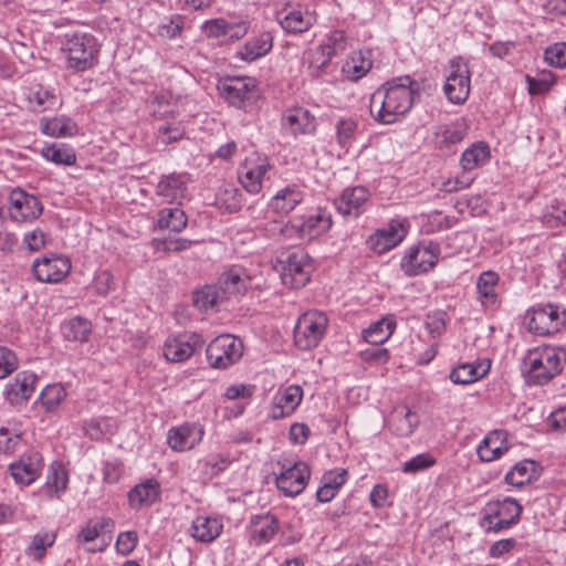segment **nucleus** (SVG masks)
<instances>
[{"mask_svg": "<svg viewBox=\"0 0 566 566\" xmlns=\"http://www.w3.org/2000/svg\"><path fill=\"white\" fill-rule=\"evenodd\" d=\"M66 397V390L61 384L48 385L40 395V401L46 412L54 411Z\"/></svg>", "mask_w": 566, "mask_h": 566, "instance_id": "obj_52", "label": "nucleus"}, {"mask_svg": "<svg viewBox=\"0 0 566 566\" xmlns=\"http://www.w3.org/2000/svg\"><path fill=\"white\" fill-rule=\"evenodd\" d=\"M419 84L410 76H399L377 88L369 102L370 115L381 124H392L408 113Z\"/></svg>", "mask_w": 566, "mask_h": 566, "instance_id": "obj_1", "label": "nucleus"}, {"mask_svg": "<svg viewBox=\"0 0 566 566\" xmlns=\"http://www.w3.org/2000/svg\"><path fill=\"white\" fill-rule=\"evenodd\" d=\"M509 446L504 431L494 430L480 442L476 453L482 462H491L500 459L507 452Z\"/></svg>", "mask_w": 566, "mask_h": 566, "instance_id": "obj_26", "label": "nucleus"}, {"mask_svg": "<svg viewBox=\"0 0 566 566\" xmlns=\"http://www.w3.org/2000/svg\"><path fill=\"white\" fill-rule=\"evenodd\" d=\"M369 198V191L361 186L347 188L334 200L335 208L343 216L358 217Z\"/></svg>", "mask_w": 566, "mask_h": 566, "instance_id": "obj_23", "label": "nucleus"}, {"mask_svg": "<svg viewBox=\"0 0 566 566\" xmlns=\"http://www.w3.org/2000/svg\"><path fill=\"white\" fill-rule=\"evenodd\" d=\"M270 168L266 157L253 154L240 165L238 179L247 192L256 195L261 191L263 178Z\"/></svg>", "mask_w": 566, "mask_h": 566, "instance_id": "obj_13", "label": "nucleus"}, {"mask_svg": "<svg viewBox=\"0 0 566 566\" xmlns=\"http://www.w3.org/2000/svg\"><path fill=\"white\" fill-rule=\"evenodd\" d=\"M273 46V36L270 32H263L259 36L249 40L241 50L238 51V56L247 62L255 61L266 55Z\"/></svg>", "mask_w": 566, "mask_h": 566, "instance_id": "obj_39", "label": "nucleus"}, {"mask_svg": "<svg viewBox=\"0 0 566 566\" xmlns=\"http://www.w3.org/2000/svg\"><path fill=\"white\" fill-rule=\"evenodd\" d=\"M277 530L279 521L270 513L256 515L251 520V535L258 544L270 542L276 534Z\"/></svg>", "mask_w": 566, "mask_h": 566, "instance_id": "obj_42", "label": "nucleus"}, {"mask_svg": "<svg viewBox=\"0 0 566 566\" xmlns=\"http://www.w3.org/2000/svg\"><path fill=\"white\" fill-rule=\"evenodd\" d=\"M302 398L303 389L297 385H291L277 391L270 408V417L276 420L291 416Z\"/></svg>", "mask_w": 566, "mask_h": 566, "instance_id": "obj_21", "label": "nucleus"}, {"mask_svg": "<svg viewBox=\"0 0 566 566\" xmlns=\"http://www.w3.org/2000/svg\"><path fill=\"white\" fill-rule=\"evenodd\" d=\"M41 132L51 137H66L76 133V124L69 117L41 119Z\"/></svg>", "mask_w": 566, "mask_h": 566, "instance_id": "obj_45", "label": "nucleus"}, {"mask_svg": "<svg viewBox=\"0 0 566 566\" xmlns=\"http://www.w3.org/2000/svg\"><path fill=\"white\" fill-rule=\"evenodd\" d=\"M19 366V360L13 350L6 346H0V379L12 374Z\"/></svg>", "mask_w": 566, "mask_h": 566, "instance_id": "obj_58", "label": "nucleus"}, {"mask_svg": "<svg viewBox=\"0 0 566 566\" xmlns=\"http://www.w3.org/2000/svg\"><path fill=\"white\" fill-rule=\"evenodd\" d=\"M282 283L291 289L305 286L313 272L310 255L301 249L290 252L285 259L280 260Z\"/></svg>", "mask_w": 566, "mask_h": 566, "instance_id": "obj_7", "label": "nucleus"}, {"mask_svg": "<svg viewBox=\"0 0 566 566\" xmlns=\"http://www.w3.org/2000/svg\"><path fill=\"white\" fill-rule=\"evenodd\" d=\"M311 469L307 463L296 461L294 463H282L281 472L275 479L276 486L286 496H296L303 492L308 479Z\"/></svg>", "mask_w": 566, "mask_h": 566, "instance_id": "obj_12", "label": "nucleus"}, {"mask_svg": "<svg viewBox=\"0 0 566 566\" xmlns=\"http://www.w3.org/2000/svg\"><path fill=\"white\" fill-rule=\"evenodd\" d=\"M537 475V465L535 461L523 460L516 463L511 471L505 474V482L510 485L521 488L532 482Z\"/></svg>", "mask_w": 566, "mask_h": 566, "instance_id": "obj_44", "label": "nucleus"}, {"mask_svg": "<svg viewBox=\"0 0 566 566\" xmlns=\"http://www.w3.org/2000/svg\"><path fill=\"white\" fill-rule=\"evenodd\" d=\"M229 28V20L219 18L206 21L203 24V32L209 38H226L227 29Z\"/></svg>", "mask_w": 566, "mask_h": 566, "instance_id": "obj_64", "label": "nucleus"}, {"mask_svg": "<svg viewBox=\"0 0 566 566\" xmlns=\"http://www.w3.org/2000/svg\"><path fill=\"white\" fill-rule=\"evenodd\" d=\"M227 301L219 284H206L192 292L193 305L199 311L212 310Z\"/></svg>", "mask_w": 566, "mask_h": 566, "instance_id": "obj_36", "label": "nucleus"}, {"mask_svg": "<svg viewBox=\"0 0 566 566\" xmlns=\"http://www.w3.org/2000/svg\"><path fill=\"white\" fill-rule=\"evenodd\" d=\"M158 228L180 232L187 226V216L180 208H165L158 212Z\"/></svg>", "mask_w": 566, "mask_h": 566, "instance_id": "obj_46", "label": "nucleus"}, {"mask_svg": "<svg viewBox=\"0 0 566 566\" xmlns=\"http://www.w3.org/2000/svg\"><path fill=\"white\" fill-rule=\"evenodd\" d=\"M250 283V276L241 266H232L226 271L218 280L227 300L238 294H243Z\"/></svg>", "mask_w": 566, "mask_h": 566, "instance_id": "obj_28", "label": "nucleus"}, {"mask_svg": "<svg viewBox=\"0 0 566 566\" xmlns=\"http://www.w3.org/2000/svg\"><path fill=\"white\" fill-rule=\"evenodd\" d=\"M205 434L203 427L198 423H185L179 427L171 428L168 431V444L178 452L191 450L198 446Z\"/></svg>", "mask_w": 566, "mask_h": 566, "instance_id": "obj_19", "label": "nucleus"}, {"mask_svg": "<svg viewBox=\"0 0 566 566\" xmlns=\"http://www.w3.org/2000/svg\"><path fill=\"white\" fill-rule=\"evenodd\" d=\"M545 61L556 67H566V42L555 43L544 52Z\"/></svg>", "mask_w": 566, "mask_h": 566, "instance_id": "obj_56", "label": "nucleus"}, {"mask_svg": "<svg viewBox=\"0 0 566 566\" xmlns=\"http://www.w3.org/2000/svg\"><path fill=\"white\" fill-rule=\"evenodd\" d=\"M138 543V535L135 531L123 532L116 541V549L122 555L130 554Z\"/></svg>", "mask_w": 566, "mask_h": 566, "instance_id": "obj_60", "label": "nucleus"}, {"mask_svg": "<svg viewBox=\"0 0 566 566\" xmlns=\"http://www.w3.org/2000/svg\"><path fill=\"white\" fill-rule=\"evenodd\" d=\"M347 40V35L343 30H334L327 36L326 43L306 51L304 56H325L322 65H327L334 55L346 50Z\"/></svg>", "mask_w": 566, "mask_h": 566, "instance_id": "obj_31", "label": "nucleus"}, {"mask_svg": "<svg viewBox=\"0 0 566 566\" xmlns=\"http://www.w3.org/2000/svg\"><path fill=\"white\" fill-rule=\"evenodd\" d=\"M357 123L352 118H342L336 124V136L339 145H347L355 136Z\"/></svg>", "mask_w": 566, "mask_h": 566, "instance_id": "obj_59", "label": "nucleus"}, {"mask_svg": "<svg viewBox=\"0 0 566 566\" xmlns=\"http://www.w3.org/2000/svg\"><path fill=\"white\" fill-rule=\"evenodd\" d=\"M373 66L371 52L360 50L353 52L342 66L343 74L350 81L365 76Z\"/></svg>", "mask_w": 566, "mask_h": 566, "instance_id": "obj_35", "label": "nucleus"}, {"mask_svg": "<svg viewBox=\"0 0 566 566\" xmlns=\"http://www.w3.org/2000/svg\"><path fill=\"white\" fill-rule=\"evenodd\" d=\"M218 90L230 105L244 108L256 94V81L252 77H226L219 82Z\"/></svg>", "mask_w": 566, "mask_h": 566, "instance_id": "obj_11", "label": "nucleus"}, {"mask_svg": "<svg viewBox=\"0 0 566 566\" xmlns=\"http://www.w3.org/2000/svg\"><path fill=\"white\" fill-rule=\"evenodd\" d=\"M396 326L397 323L394 316L388 315L364 329L363 337L370 345H381L390 338Z\"/></svg>", "mask_w": 566, "mask_h": 566, "instance_id": "obj_40", "label": "nucleus"}, {"mask_svg": "<svg viewBox=\"0 0 566 566\" xmlns=\"http://www.w3.org/2000/svg\"><path fill=\"white\" fill-rule=\"evenodd\" d=\"M115 287V280L108 270L97 271L93 280V289L98 295L105 296Z\"/></svg>", "mask_w": 566, "mask_h": 566, "instance_id": "obj_57", "label": "nucleus"}, {"mask_svg": "<svg viewBox=\"0 0 566 566\" xmlns=\"http://www.w3.org/2000/svg\"><path fill=\"white\" fill-rule=\"evenodd\" d=\"M500 276L494 271L482 272L476 280L478 300L484 307H492L497 303L499 294L496 292Z\"/></svg>", "mask_w": 566, "mask_h": 566, "instance_id": "obj_32", "label": "nucleus"}, {"mask_svg": "<svg viewBox=\"0 0 566 566\" xmlns=\"http://www.w3.org/2000/svg\"><path fill=\"white\" fill-rule=\"evenodd\" d=\"M440 247L432 241L420 242L410 247L400 262L402 272L408 276H416L430 271L438 262Z\"/></svg>", "mask_w": 566, "mask_h": 566, "instance_id": "obj_8", "label": "nucleus"}, {"mask_svg": "<svg viewBox=\"0 0 566 566\" xmlns=\"http://www.w3.org/2000/svg\"><path fill=\"white\" fill-rule=\"evenodd\" d=\"M328 325L327 316L319 311H308L302 314L294 328L295 345L302 350L318 346Z\"/></svg>", "mask_w": 566, "mask_h": 566, "instance_id": "obj_6", "label": "nucleus"}, {"mask_svg": "<svg viewBox=\"0 0 566 566\" xmlns=\"http://www.w3.org/2000/svg\"><path fill=\"white\" fill-rule=\"evenodd\" d=\"M185 135V129L179 124H167L158 128V138L164 144L180 140Z\"/></svg>", "mask_w": 566, "mask_h": 566, "instance_id": "obj_63", "label": "nucleus"}, {"mask_svg": "<svg viewBox=\"0 0 566 566\" xmlns=\"http://www.w3.org/2000/svg\"><path fill=\"white\" fill-rule=\"evenodd\" d=\"M303 198V192L296 185H289L271 198L269 207L277 213L286 214L301 203Z\"/></svg>", "mask_w": 566, "mask_h": 566, "instance_id": "obj_33", "label": "nucleus"}, {"mask_svg": "<svg viewBox=\"0 0 566 566\" xmlns=\"http://www.w3.org/2000/svg\"><path fill=\"white\" fill-rule=\"evenodd\" d=\"M407 233L408 227L405 221L391 220L386 228L370 235L367 242L373 251L380 254L398 245Z\"/></svg>", "mask_w": 566, "mask_h": 566, "instance_id": "obj_17", "label": "nucleus"}, {"mask_svg": "<svg viewBox=\"0 0 566 566\" xmlns=\"http://www.w3.org/2000/svg\"><path fill=\"white\" fill-rule=\"evenodd\" d=\"M525 324L541 336L558 333L566 325V310L552 303L533 306L525 315Z\"/></svg>", "mask_w": 566, "mask_h": 566, "instance_id": "obj_3", "label": "nucleus"}, {"mask_svg": "<svg viewBox=\"0 0 566 566\" xmlns=\"http://www.w3.org/2000/svg\"><path fill=\"white\" fill-rule=\"evenodd\" d=\"M217 199L230 212L240 210L243 205L242 195L239 189L231 185L221 188L217 193Z\"/></svg>", "mask_w": 566, "mask_h": 566, "instance_id": "obj_53", "label": "nucleus"}, {"mask_svg": "<svg viewBox=\"0 0 566 566\" xmlns=\"http://www.w3.org/2000/svg\"><path fill=\"white\" fill-rule=\"evenodd\" d=\"M36 376L29 371L18 373L6 387V398L11 405L25 402L35 389Z\"/></svg>", "mask_w": 566, "mask_h": 566, "instance_id": "obj_25", "label": "nucleus"}, {"mask_svg": "<svg viewBox=\"0 0 566 566\" xmlns=\"http://www.w3.org/2000/svg\"><path fill=\"white\" fill-rule=\"evenodd\" d=\"M56 539L54 532H39L36 533L29 546L25 548V554L34 560H41L49 547H52Z\"/></svg>", "mask_w": 566, "mask_h": 566, "instance_id": "obj_49", "label": "nucleus"}, {"mask_svg": "<svg viewBox=\"0 0 566 566\" xmlns=\"http://www.w3.org/2000/svg\"><path fill=\"white\" fill-rule=\"evenodd\" d=\"M10 217L18 222H31L39 218L43 207L40 200L20 188L13 189L9 195Z\"/></svg>", "mask_w": 566, "mask_h": 566, "instance_id": "obj_15", "label": "nucleus"}, {"mask_svg": "<svg viewBox=\"0 0 566 566\" xmlns=\"http://www.w3.org/2000/svg\"><path fill=\"white\" fill-rule=\"evenodd\" d=\"M66 67L75 72L91 69L97 59L96 39L90 33H74L65 44Z\"/></svg>", "mask_w": 566, "mask_h": 566, "instance_id": "obj_5", "label": "nucleus"}, {"mask_svg": "<svg viewBox=\"0 0 566 566\" xmlns=\"http://www.w3.org/2000/svg\"><path fill=\"white\" fill-rule=\"evenodd\" d=\"M206 354L211 367L226 369L242 357L243 343L230 334L219 335L210 342Z\"/></svg>", "mask_w": 566, "mask_h": 566, "instance_id": "obj_9", "label": "nucleus"}, {"mask_svg": "<svg viewBox=\"0 0 566 566\" xmlns=\"http://www.w3.org/2000/svg\"><path fill=\"white\" fill-rule=\"evenodd\" d=\"M156 196L165 203H181L187 196L185 175L170 174L160 178L156 187Z\"/></svg>", "mask_w": 566, "mask_h": 566, "instance_id": "obj_22", "label": "nucleus"}, {"mask_svg": "<svg viewBox=\"0 0 566 566\" xmlns=\"http://www.w3.org/2000/svg\"><path fill=\"white\" fill-rule=\"evenodd\" d=\"M30 107L34 112H43L52 108L56 104V96L41 85L30 88L28 94Z\"/></svg>", "mask_w": 566, "mask_h": 566, "instance_id": "obj_50", "label": "nucleus"}, {"mask_svg": "<svg viewBox=\"0 0 566 566\" xmlns=\"http://www.w3.org/2000/svg\"><path fill=\"white\" fill-rule=\"evenodd\" d=\"M159 496V483L154 479L137 484L128 493L129 505L133 509H140L151 505Z\"/></svg>", "mask_w": 566, "mask_h": 566, "instance_id": "obj_37", "label": "nucleus"}, {"mask_svg": "<svg viewBox=\"0 0 566 566\" xmlns=\"http://www.w3.org/2000/svg\"><path fill=\"white\" fill-rule=\"evenodd\" d=\"M434 463L436 459L432 455L420 453L403 463L402 472L415 474L431 468Z\"/></svg>", "mask_w": 566, "mask_h": 566, "instance_id": "obj_54", "label": "nucleus"}, {"mask_svg": "<svg viewBox=\"0 0 566 566\" xmlns=\"http://www.w3.org/2000/svg\"><path fill=\"white\" fill-rule=\"evenodd\" d=\"M34 276L40 282H61L71 271V262L67 258L51 255L35 260L32 265Z\"/></svg>", "mask_w": 566, "mask_h": 566, "instance_id": "obj_16", "label": "nucleus"}, {"mask_svg": "<svg viewBox=\"0 0 566 566\" xmlns=\"http://www.w3.org/2000/svg\"><path fill=\"white\" fill-rule=\"evenodd\" d=\"M347 478L348 472L343 468L325 472L322 476V485L316 492L317 501L322 503L332 501L339 492V489L346 483Z\"/></svg>", "mask_w": 566, "mask_h": 566, "instance_id": "obj_30", "label": "nucleus"}, {"mask_svg": "<svg viewBox=\"0 0 566 566\" xmlns=\"http://www.w3.org/2000/svg\"><path fill=\"white\" fill-rule=\"evenodd\" d=\"M108 524L109 520H102L101 522L86 524L77 534L76 542L82 545L94 542Z\"/></svg>", "mask_w": 566, "mask_h": 566, "instance_id": "obj_55", "label": "nucleus"}, {"mask_svg": "<svg viewBox=\"0 0 566 566\" xmlns=\"http://www.w3.org/2000/svg\"><path fill=\"white\" fill-rule=\"evenodd\" d=\"M281 27L290 33H303L316 22V14L307 8L292 9L279 19Z\"/></svg>", "mask_w": 566, "mask_h": 566, "instance_id": "obj_29", "label": "nucleus"}, {"mask_svg": "<svg viewBox=\"0 0 566 566\" xmlns=\"http://www.w3.org/2000/svg\"><path fill=\"white\" fill-rule=\"evenodd\" d=\"M490 359L463 363L459 364L451 370L450 379L454 384L468 385L483 378L490 371Z\"/></svg>", "mask_w": 566, "mask_h": 566, "instance_id": "obj_27", "label": "nucleus"}, {"mask_svg": "<svg viewBox=\"0 0 566 566\" xmlns=\"http://www.w3.org/2000/svg\"><path fill=\"white\" fill-rule=\"evenodd\" d=\"M43 467V459L38 451L25 452L9 465V471L17 483L29 485L34 482Z\"/></svg>", "mask_w": 566, "mask_h": 566, "instance_id": "obj_18", "label": "nucleus"}, {"mask_svg": "<svg viewBox=\"0 0 566 566\" xmlns=\"http://www.w3.org/2000/svg\"><path fill=\"white\" fill-rule=\"evenodd\" d=\"M490 157L489 145L484 142H476L462 153L460 165L464 171H471L485 165Z\"/></svg>", "mask_w": 566, "mask_h": 566, "instance_id": "obj_43", "label": "nucleus"}, {"mask_svg": "<svg viewBox=\"0 0 566 566\" xmlns=\"http://www.w3.org/2000/svg\"><path fill=\"white\" fill-rule=\"evenodd\" d=\"M290 223L301 238L311 240L331 228L332 218L327 212L319 210L306 217H295Z\"/></svg>", "mask_w": 566, "mask_h": 566, "instance_id": "obj_20", "label": "nucleus"}, {"mask_svg": "<svg viewBox=\"0 0 566 566\" xmlns=\"http://www.w3.org/2000/svg\"><path fill=\"white\" fill-rule=\"evenodd\" d=\"M360 358L365 363L375 364V365H384L389 358L390 354L388 349L381 347H371L360 352Z\"/></svg>", "mask_w": 566, "mask_h": 566, "instance_id": "obj_61", "label": "nucleus"}, {"mask_svg": "<svg viewBox=\"0 0 566 566\" xmlns=\"http://www.w3.org/2000/svg\"><path fill=\"white\" fill-rule=\"evenodd\" d=\"M230 458L224 454H214L211 455L205 462V472L211 476L218 475L220 472L224 471L230 464Z\"/></svg>", "mask_w": 566, "mask_h": 566, "instance_id": "obj_62", "label": "nucleus"}, {"mask_svg": "<svg viewBox=\"0 0 566 566\" xmlns=\"http://www.w3.org/2000/svg\"><path fill=\"white\" fill-rule=\"evenodd\" d=\"M203 339L196 333H185L170 336L164 344V356L167 360L182 363L203 345Z\"/></svg>", "mask_w": 566, "mask_h": 566, "instance_id": "obj_14", "label": "nucleus"}, {"mask_svg": "<svg viewBox=\"0 0 566 566\" xmlns=\"http://www.w3.org/2000/svg\"><path fill=\"white\" fill-rule=\"evenodd\" d=\"M566 361L563 349L543 346L530 350L523 359L522 373L528 385L542 386L562 371Z\"/></svg>", "mask_w": 566, "mask_h": 566, "instance_id": "obj_2", "label": "nucleus"}, {"mask_svg": "<svg viewBox=\"0 0 566 566\" xmlns=\"http://www.w3.org/2000/svg\"><path fill=\"white\" fill-rule=\"evenodd\" d=\"M41 155L56 165L72 166L76 163V154L65 144H51L42 148Z\"/></svg>", "mask_w": 566, "mask_h": 566, "instance_id": "obj_47", "label": "nucleus"}, {"mask_svg": "<svg viewBox=\"0 0 566 566\" xmlns=\"http://www.w3.org/2000/svg\"><path fill=\"white\" fill-rule=\"evenodd\" d=\"M470 70L462 57L450 61V72L447 75L443 92L447 98L453 104H463L470 94Z\"/></svg>", "mask_w": 566, "mask_h": 566, "instance_id": "obj_10", "label": "nucleus"}, {"mask_svg": "<svg viewBox=\"0 0 566 566\" xmlns=\"http://www.w3.org/2000/svg\"><path fill=\"white\" fill-rule=\"evenodd\" d=\"M91 332V322L83 317L72 318L63 325V334L65 338L73 342L83 343L87 340Z\"/></svg>", "mask_w": 566, "mask_h": 566, "instance_id": "obj_51", "label": "nucleus"}, {"mask_svg": "<svg viewBox=\"0 0 566 566\" xmlns=\"http://www.w3.org/2000/svg\"><path fill=\"white\" fill-rule=\"evenodd\" d=\"M481 527L485 532H500L515 524L522 513V506L512 497L489 502L483 509Z\"/></svg>", "mask_w": 566, "mask_h": 566, "instance_id": "obj_4", "label": "nucleus"}, {"mask_svg": "<svg viewBox=\"0 0 566 566\" xmlns=\"http://www.w3.org/2000/svg\"><path fill=\"white\" fill-rule=\"evenodd\" d=\"M69 474L65 467L61 462H53L48 470L46 489L51 496L64 492L67 488Z\"/></svg>", "mask_w": 566, "mask_h": 566, "instance_id": "obj_48", "label": "nucleus"}, {"mask_svg": "<svg viewBox=\"0 0 566 566\" xmlns=\"http://www.w3.org/2000/svg\"><path fill=\"white\" fill-rule=\"evenodd\" d=\"M282 125L295 136L312 134L316 129V119L308 109L297 106L284 112Z\"/></svg>", "mask_w": 566, "mask_h": 566, "instance_id": "obj_24", "label": "nucleus"}, {"mask_svg": "<svg viewBox=\"0 0 566 566\" xmlns=\"http://www.w3.org/2000/svg\"><path fill=\"white\" fill-rule=\"evenodd\" d=\"M222 528L223 525L218 518L199 515L192 521L190 533L196 541L210 543L221 534Z\"/></svg>", "mask_w": 566, "mask_h": 566, "instance_id": "obj_34", "label": "nucleus"}, {"mask_svg": "<svg viewBox=\"0 0 566 566\" xmlns=\"http://www.w3.org/2000/svg\"><path fill=\"white\" fill-rule=\"evenodd\" d=\"M419 424V416L407 406L395 409L390 418L392 431L399 437L410 436Z\"/></svg>", "mask_w": 566, "mask_h": 566, "instance_id": "obj_38", "label": "nucleus"}, {"mask_svg": "<svg viewBox=\"0 0 566 566\" xmlns=\"http://www.w3.org/2000/svg\"><path fill=\"white\" fill-rule=\"evenodd\" d=\"M467 125L461 122L439 125L434 130V142L440 149L449 148L464 139Z\"/></svg>", "mask_w": 566, "mask_h": 566, "instance_id": "obj_41", "label": "nucleus"}]
</instances>
